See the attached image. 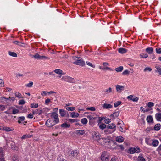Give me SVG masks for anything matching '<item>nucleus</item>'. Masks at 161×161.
Returning <instances> with one entry per match:
<instances>
[{
	"instance_id": "37",
	"label": "nucleus",
	"mask_w": 161,
	"mask_h": 161,
	"mask_svg": "<svg viewBox=\"0 0 161 161\" xmlns=\"http://www.w3.org/2000/svg\"><path fill=\"white\" fill-rule=\"evenodd\" d=\"M15 96L19 98H22L23 97H22L21 94L19 92H16L15 93Z\"/></svg>"
},
{
	"instance_id": "44",
	"label": "nucleus",
	"mask_w": 161,
	"mask_h": 161,
	"mask_svg": "<svg viewBox=\"0 0 161 161\" xmlns=\"http://www.w3.org/2000/svg\"><path fill=\"white\" fill-rule=\"evenodd\" d=\"M102 139L103 140V141L105 143H110V142H113L112 141H110L109 139H107L105 138H103Z\"/></svg>"
},
{
	"instance_id": "21",
	"label": "nucleus",
	"mask_w": 161,
	"mask_h": 161,
	"mask_svg": "<svg viewBox=\"0 0 161 161\" xmlns=\"http://www.w3.org/2000/svg\"><path fill=\"white\" fill-rule=\"evenodd\" d=\"M137 160L138 161H146L145 159L142 156V154H140V155L138 157Z\"/></svg>"
},
{
	"instance_id": "11",
	"label": "nucleus",
	"mask_w": 161,
	"mask_h": 161,
	"mask_svg": "<svg viewBox=\"0 0 161 161\" xmlns=\"http://www.w3.org/2000/svg\"><path fill=\"white\" fill-rule=\"evenodd\" d=\"M146 51L149 54H152L153 52V48L152 47H148L146 48Z\"/></svg>"
},
{
	"instance_id": "59",
	"label": "nucleus",
	"mask_w": 161,
	"mask_h": 161,
	"mask_svg": "<svg viewBox=\"0 0 161 161\" xmlns=\"http://www.w3.org/2000/svg\"><path fill=\"white\" fill-rule=\"evenodd\" d=\"M107 153L106 152H103L101 155V157L102 158L104 157L107 156V155L108 156Z\"/></svg>"
},
{
	"instance_id": "38",
	"label": "nucleus",
	"mask_w": 161,
	"mask_h": 161,
	"mask_svg": "<svg viewBox=\"0 0 161 161\" xmlns=\"http://www.w3.org/2000/svg\"><path fill=\"white\" fill-rule=\"evenodd\" d=\"M109 157L108 156L101 158V160L102 161H108L109 160Z\"/></svg>"
},
{
	"instance_id": "30",
	"label": "nucleus",
	"mask_w": 161,
	"mask_h": 161,
	"mask_svg": "<svg viewBox=\"0 0 161 161\" xmlns=\"http://www.w3.org/2000/svg\"><path fill=\"white\" fill-rule=\"evenodd\" d=\"M8 53L10 56H12L13 57H16L17 56V54L14 52L9 51Z\"/></svg>"
},
{
	"instance_id": "60",
	"label": "nucleus",
	"mask_w": 161,
	"mask_h": 161,
	"mask_svg": "<svg viewBox=\"0 0 161 161\" xmlns=\"http://www.w3.org/2000/svg\"><path fill=\"white\" fill-rule=\"evenodd\" d=\"M33 117V115L32 114L30 113L28 114L27 116V117L31 119Z\"/></svg>"
},
{
	"instance_id": "40",
	"label": "nucleus",
	"mask_w": 161,
	"mask_h": 161,
	"mask_svg": "<svg viewBox=\"0 0 161 161\" xmlns=\"http://www.w3.org/2000/svg\"><path fill=\"white\" fill-rule=\"evenodd\" d=\"M32 136L29 135H24L21 137L22 139H25L26 138H30Z\"/></svg>"
},
{
	"instance_id": "52",
	"label": "nucleus",
	"mask_w": 161,
	"mask_h": 161,
	"mask_svg": "<svg viewBox=\"0 0 161 161\" xmlns=\"http://www.w3.org/2000/svg\"><path fill=\"white\" fill-rule=\"evenodd\" d=\"M86 64L87 65L90 66H91L93 68H94L95 67V66L94 65H93L92 63H90L89 62L87 61L86 62Z\"/></svg>"
},
{
	"instance_id": "19",
	"label": "nucleus",
	"mask_w": 161,
	"mask_h": 161,
	"mask_svg": "<svg viewBox=\"0 0 161 161\" xmlns=\"http://www.w3.org/2000/svg\"><path fill=\"white\" fill-rule=\"evenodd\" d=\"M156 120L158 121H160L161 119V113H157L155 115Z\"/></svg>"
},
{
	"instance_id": "34",
	"label": "nucleus",
	"mask_w": 161,
	"mask_h": 161,
	"mask_svg": "<svg viewBox=\"0 0 161 161\" xmlns=\"http://www.w3.org/2000/svg\"><path fill=\"white\" fill-rule=\"evenodd\" d=\"M81 122L83 125H86L87 123V120L86 118H84L81 120Z\"/></svg>"
},
{
	"instance_id": "63",
	"label": "nucleus",
	"mask_w": 161,
	"mask_h": 161,
	"mask_svg": "<svg viewBox=\"0 0 161 161\" xmlns=\"http://www.w3.org/2000/svg\"><path fill=\"white\" fill-rule=\"evenodd\" d=\"M105 117H99V123L101 122L105 119Z\"/></svg>"
},
{
	"instance_id": "47",
	"label": "nucleus",
	"mask_w": 161,
	"mask_h": 161,
	"mask_svg": "<svg viewBox=\"0 0 161 161\" xmlns=\"http://www.w3.org/2000/svg\"><path fill=\"white\" fill-rule=\"evenodd\" d=\"M130 71L128 70H125L124 72H123L122 74L123 75H128L130 73Z\"/></svg>"
},
{
	"instance_id": "12",
	"label": "nucleus",
	"mask_w": 161,
	"mask_h": 161,
	"mask_svg": "<svg viewBox=\"0 0 161 161\" xmlns=\"http://www.w3.org/2000/svg\"><path fill=\"white\" fill-rule=\"evenodd\" d=\"M155 68L156 69L155 70L156 72H158L160 75H161V66L158 65H156Z\"/></svg>"
},
{
	"instance_id": "33",
	"label": "nucleus",
	"mask_w": 161,
	"mask_h": 161,
	"mask_svg": "<svg viewBox=\"0 0 161 161\" xmlns=\"http://www.w3.org/2000/svg\"><path fill=\"white\" fill-rule=\"evenodd\" d=\"M104 92L106 93V94H108L109 93L113 92V90L111 87H109L108 89H106L104 91Z\"/></svg>"
},
{
	"instance_id": "27",
	"label": "nucleus",
	"mask_w": 161,
	"mask_h": 161,
	"mask_svg": "<svg viewBox=\"0 0 161 161\" xmlns=\"http://www.w3.org/2000/svg\"><path fill=\"white\" fill-rule=\"evenodd\" d=\"M123 67L122 66H120L115 69V70L117 72H121L123 70Z\"/></svg>"
},
{
	"instance_id": "49",
	"label": "nucleus",
	"mask_w": 161,
	"mask_h": 161,
	"mask_svg": "<svg viewBox=\"0 0 161 161\" xmlns=\"http://www.w3.org/2000/svg\"><path fill=\"white\" fill-rule=\"evenodd\" d=\"M154 106V103L152 102H149L148 103L147 106L151 108Z\"/></svg>"
},
{
	"instance_id": "46",
	"label": "nucleus",
	"mask_w": 161,
	"mask_h": 161,
	"mask_svg": "<svg viewBox=\"0 0 161 161\" xmlns=\"http://www.w3.org/2000/svg\"><path fill=\"white\" fill-rule=\"evenodd\" d=\"M75 107H68L66 108V109L68 111H72L75 110Z\"/></svg>"
},
{
	"instance_id": "57",
	"label": "nucleus",
	"mask_w": 161,
	"mask_h": 161,
	"mask_svg": "<svg viewBox=\"0 0 161 161\" xmlns=\"http://www.w3.org/2000/svg\"><path fill=\"white\" fill-rule=\"evenodd\" d=\"M49 59V58L48 57H46L45 56H41L40 59Z\"/></svg>"
},
{
	"instance_id": "58",
	"label": "nucleus",
	"mask_w": 161,
	"mask_h": 161,
	"mask_svg": "<svg viewBox=\"0 0 161 161\" xmlns=\"http://www.w3.org/2000/svg\"><path fill=\"white\" fill-rule=\"evenodd\" d=\"M140 56L142 58H146L148 57V55L147 54H143V55L140 54Z\"/></svg>"
},
{
	"instance_id": "31",
	"label": "nucleus",
	"mask_w": 161,
	"mask_h": 161,
	"mask_svg": "<svg viewBox=\"0 0 161 161\" xmlns=\"http://www.w3.org/2000/svg\"><path fill=\"white\" fill-rule=\"evenodd\" d=\"M54 71L55 73L58 74H64V73H63V71L60 69H56L54 70Z\"/></svg>"
},
{
	"instance_id": "18",
	"label": "nucleus",
	"mask_w": 161,
	"mask_h": 161,
	"mask_svg": "<svg viewBox=\"0 0 161 161\" xmlns=\"http://www.w3.org/2000/svg\"><path fill=\"white\" fill-rule=\"evenodd\" d=\"M61 126L62 128H68L70 126V124H68L66 123L65 122L61 125Z\"/></svg>"
},
{
	"instance_id": "39",
	"label": "nucleus",
	"mask_w": 161,
	"mask_h": 161,
	"mask_svg": "<svg viewBox=\"0 0 161 161\" xmlns=\"http://www.w3.org/2000/svg\"><path fill=\"white\" fill-rule=\"evenodd\" d=\"M38 104L32 103L31 104V107L32 108H36L38 107Z\"/></svg>"
},
{
	"instance_id": "28",
	"label": "nucleus",
	"mask_w": 161,
	"mask_h": 161,
	"mask_svg": "<svg viewBox=\"0 0 161 161\" xmlns=\"http://www.w3.org/2000/svg\"><path fill=\"white\" fill-rule=\"evenodd\" d=\"M9 143H10V146L11 148L12 149L15 150H16V147L15 146V144L14 142L13 141L9 142Z\"/></svg>"
},
{
	"instance_id": "32",
	"label": "nucleus",
	"mask_w": 161,
	"mask_h": 161,
	"mask_svg": "<svg viewBox=\"0 0 161 161\" xmlns=\"http://www.w3.org/2000/svg\"><path fill=\"white\" fill-rule=\"evenodd\" d=\"M119 111H117L115 112H114L113 114H112L110 115V116H113L114 118L115 117H117L119 115Z\"/></svg>"
},
{
	"instance_id": "35",
	"label": "nucleus",
	"mask_w": 161,
	"mask_h": 161,
	"mask_svg": "<svg viewBox=\"0 0 161 161\" xmlns=\"http://www.w3.org/2000/svg\"><path fill=\"white\" fill-rule=\"evenodd\" d=\"M18 156L17 155H14L12 157L13 161H19Z\"/></svg>"
},
{
	"instance_id": "64",
	"label": "nucleus",
	"mask_w": 161,
	"mask_h": 161,
	"mask_svg": "<svg viewBox=\"0 0 161 161\" xmlns=\"http://www.w3.org/2000/svg\"><path fill=\"white\" fill-rule=\"evenodd\" d=\"M5 107L3 105H0V109L2 111H3L5 109Z\"/></svg>"
},
{
	"instance_id": "50",
	"label": "nucleus",
	"mask_w": 161,
	"mask_h": 161,
	"mask_svg": "<svg viewBox=\"0 0 161 161\" xmlns=\"http://www.w3.org/2000/svg\"><path fill=\"white\" fill-rule=\"evenodd\" d=\"M145 141L146 143L150 145H151V143L149 142V139L148 138H146L145 139Z\"/></svg>"
},
{
	"instance_id": "5",
	"label": "nucleus",
	"mask_w": 161,
	"mask_h": 161,
	"mask_svg": "<svg viewBox=\"0 0 161 161\" xmlns=\"http://www.w3.org/2000/svg\"><path fill=\"white\" fill-rule=\"evenodd\" d=\"M99 133L97 131H94L92 133V137L94 139L98 140L100 139Z\"/></svg>"
},
{
	"instance_id": "1",
	"label": "nucleus",
	"mask_w": 161,
	"mask_h": 161,
	"mask_svg": "<svg viewBox=\"0 0 161 161\" xmlns=\"http://www.w3.org/2000/svg\"><path fill=\"white\" fill-rule=\"evenodd\" d=\"M62 79L65 81L72 83L75 82V80L74 78L69 76H63Z\"/></svg>"
},
{
	"instance_id": "29",
	"label": "nucleus",
	"mask_w": 161,
	"mask_h": 161,
	"mask_svg": "<svg viewBox=\"0 0 161 161\" xmlns=\"http://www.w3.org/2000/svg\"><path fill=\"white\" fill-rule=\"evenodd\" d=\"M159 142L158 140H155L153 142L152 145L154 147L157 146L159 144Z\"/></svg>"
},
{
	"instance_id": "13",
	"label": "nucleus",
	"mask_w": 161,
	"mask_h": 161,
	"mask_svg": "<svg viewBox=\"0 0 161 161\" xmlns=\"http://www.w3.org/2000/svg\"><path fill=\"white\" fill-rule=\"evenodd\" d=\"M103 108L108 109L112 108L113 106L110 104L105 103L103 105Z\"/></svg>"
},
{
	"instance_id": "45",
	"label": "nucleus",
	"mask_w": 161,
	"mask_h": 161,
	"mask_svg": "<svg viewBox=\"0 0 161 161\" xmlns=\"http://www.w3.org/2000/svg\"><path fill=\"white\" fill-rule=\"evenodd\" d=\"M111 119L109 118L107 119H105L104 120V122L105 123L108 124L110 123L111 122Z\"/></svg>"
},
{
	"instance_id": "2",
	"label": "nucleus",
	"mask_w": 161,
	"mask_h": 161,
	"mask_svg": "<svg viewBox=\"0 0 161 161\" xmlns=\"http://www.w3.org/2000/svg\"><path fill=\"white\" fill-rule=\"evenodd\" d=\"M56 123L53 120L51 119H49L47 120L46 123V125L49 127H51L54 125Z\"/></svg>"
},
{
	"instance_id": "10",
	"label": "nucleus",
	"mask_w": 161,
	"mask_h": 161,
	"mask_svg": "<svg viewBox=\"0 0 161 161\" xmlns=\"http://www.w3.org/2000/svg\"><path fill=\"white\" fill-rule=\"evenodd\" d=\"M147 121L148 123H153L154 122L152 115H148L147 117Z\"/></svg>"
},
{
	"instance_id": "54",
	"label": "nucleus",
	"mask_w": 161,
	"mask_h": 161,
	"mask_svg": "<svg viewBox=\"0 0 161 161\" xmlns=\"http://www.w3.org/2000/svg\"><path fill=\"white\" fill-rule=\"evenodd\" d=\"M33 83L32 82H31L28 83L26 85V86L28 87H31L32 86Z\"/></svg>"
},
{
	"instance_id": "20",
	"label": "nucleus",
	"mask_w": 161,
	"mask_h": 161,
	"mask_svg": "<svg viewBox=\"0 0 161 161\" xmlns=\"http://www.w3.org/2000/svg\"><path fill=\"white\" fill-rule=\"evenodd\" d=\"M118 51L119 53L123 54L126 53L127 51V50L123 48H120L119 49Z\"/></svg>"
},
{
	"instance_id": "22",
	"label": "nucleus",
	"mask_w": 161,
	"mask_h": 161,
	"mask_svg": "<svg viewBox=\"0 0 161 161\" xmlns=\"http://www.w3.org/2000/svg\"><path fill=\"white\" fill-rule=\"evenodd\" d=\"M71 117L72 118L78 117L79 116V114L75 112H72L70 114Z\"/></svg>"
},
{
	"instance_id": "41",
	"label": "nucleus",
	"mask_w": 161,
	"mask_h": 161,
	"mask_svg": "<svg viewBox=\"0 0 161 161\" xmlns=\"http://www.w3.org/2000/svg\"><path fill=\"white\" fill-rule=\"evenodd\" d=\"M122 103V102L120 101H118L117 102H115L114 103V107H117L120 105Z\"/></svg>"
},
{
	"instance_id": "26",
	"label": "nucleus",
	"mask_w": 161,
	"mask_h": 161,
	"mask_svg": "<svg viewBox=\"0 0 161 161\" xmlns=\"http://www.w3.org/2000/svg\"><path fill=\"white\" fill-rule=\"evenodd\" d=\"M71 154L73 157H75L77 156L78 154V152L77 151H72L71 152Z\"/></svg>"
},
{
	"instance_id": "7",
	"label": "nucleus",
	"mask_w": 161,
	"mask_h": 161,
	"mask_svg": "<svg viewBox=\"0 0 161 161\" xmlns=\"http://www.w3.org/2000/svg\"><path fill=\"white\" fill-rule=\"evenodd\" d=\"M4 155L2 148L0 147V161H5Z\"/></svg>"
},
{
	"instance_id": "62",
	"label": "nucleus",
	"mask_w": 161,
	"mask_h": 161,
	"mask_svg": "<svg viewBox=\"0 0 161 161\" xmlns=\"http://www.w3.org/2000/svg\"><path fill=\"white\" fill-rule=\"evenodd\" d=\"M4 130H5L6 131H9L12 130L10 129V128L9 127H5Z\"/></svg>"
},
{
	"instance_id": "6",
	"label": "nucleus",
	"mask_w": 161,
	"mask_h": 161,
	"mask_svg": "<svg viewBox=\"0 0 161 161\" xmlns=\"http://www.w3.org/2000/svg\"><path fill=\"white\" fill-rule=\"evenodd\" d=\"M116 91L119 92H121L122 91L124 90V86H123L117 85L115 86Z\"/></svg>"
},
{
	"instance_id": "15",
	"label": "nucleus",
	"mask_w": 161,
	"mask_h": 161,
	"mask_svg": "<svg viewBox=\"0 0 161 161\" xmlns=\"http://www.w3.org/2000/svg\"><path fill=\"white\" fill-rule=\"evenodd\" d=\"M136 148L131 147L128 150L127 153L130 154H133L136 153Z\"/></svg>"
},
{
	"instance_id": "17",
	"label": "nucleus",
	"mask_w": 161,
	"mask_h": 161,
	"mask_svg": "<svg viewBox=\"0 0 161 161\" xmlns=\"http://www.w3.org/2000/svg\"><path fill=\"white\" fill-rule=\"evenodd\" d=\"M124 138L122 136H118L116 138V140L119 142H121L124 141Z\"/></svg>"
},
{
	"instance_id": "43",
	"label": "nucleus",
	"mask_w": 161,
	"mask_h": 161,
	"mask_svg": "<svg viewBox=\"0 0 161 161\" xmlns=\"http://www.w3.org/2000/svg\"><path fill=\"white\" fill-rule=\"evenodd\" d=\"M156 53L157 54H161V48L157 47L156 48Z\"/></svg>"
},
{
	"instance_id": "23",
	"label": "nucleus",
	"mask_w": 161,
	"mask_h": 161,
	"mask_svg": "<svg viewBox=\"0 0 161 161\" xmlns=\"http://www.w3.org/2000/svg\"><path fill=\"white\" fill-rule=\"evenodd\" d=\"M25 118L24 116L20 117L17 118V119L18 120V122L20 124L22 123V122L24 121Z\"/></svg>"
},
{
	"instance_id": "4",
	"label": "nucleus",
	"mask_w": 161,
	"mask_h": 161,
	"mask_svg": "<svg viewBox=\"0 0 161 161\" xmlns=\"http://www.w3.org/2000/svg\"><path fill=\"white\" fill-rule=\"evenodd\" d=\"M51 117L54 119L53 120L55 123H58L59 122V119L58 114L55 112H53L52 113Z\"/></svg>"
},
{
	"instance_id": "24",
	"label": "nucleus",
	"mask_w": 161,
	"mask_h": 161,
	"mask_svg": "<svg viewBox=\"0 0 161 161\" xmlns=\"http://www.w3.org/2000/svg\"><path fill=\"white\" fill-rule=\"evenodd\" d=\"M161 125L160 124H157L154 127V130H155L158 131L160 129Z\"/></svg>"
},
{
	"instance_id": "25",
	"label": "nucleus",
	"mask_w": 161,
	"mask_h": 161,
	"mask_svg": "<svg viewBox=\"0 0 161 161\" xmlns=\"http://www.w3.org/2000/svg\"><path fill=\"white\" fill-rule=\"evenodd\" d=\"M67 120L71 123H73L75 122H77L79 121V119H68Z\"/></svg>"
},
{
	"instance_id": "42",
	"label": "nucleus",
	"mask_w": 161,
	"mask_h": 161,
	"mask_svg": "<svg viewBox=\"0 0 161 161\" xmlns=\"http://www.w3.org/2000/svg\"><path fill=\"white\" fill-rule=\"evenodd\" d=\"M152 69L151 67H147L145 68L144 69V72H146L147 71H148L149 72H150L152 71Z\"/></svg>"
},
{
	"instance_id": "36",
	"label": "nucleus",
	"mask_w": 161,
	"mask_h": 161,
	"mask_svg": "<svg viewBox=\"0 0 161 161\" xmlns=\"http://www.w3.org/2000/svg\"><path fill=\"white\" fill-rule=\"evenodd\" d=\"M99 127L100 129L103 130L106 127V125L104 123H102L99 125Z\"/></svg>"
},
{
	"instance_id": "9",
	"label": "nucleus",
	"mask_w": 161,
	"mask_h": 161,
	"mask_svg": "<svg viewBox=\"0 0 161 161\" xmlns=\"http://www.w3.org/2000/svg\"><path fill=\"white\" fill-rule=\"evenodd\" d=\"M107 128L108 129H114V131H115L116 130V125L115 124H114L113 123L108 125V126H107Z\"/></svg>"
},
{
	"instance_id": "48",
	"label": "nucleus",
	"mask_w": 161,
	"mask_h": 161,
	"mask_svg": "<svg viewBox=\"0 0 161 161\" xmlns=\"http://www.w3.org/2000/svg\"><path fill=\"white\" fill-rule=\"evenodd\" d=\"M34 57L35 59H40L41 56H40L38 53H36L35 55H34Z\"/></svg>"
},
{
	"instance_id": "55",
	"label": "nucleus",
	"mask_w": 161,
	"mask_h": 161,
	"mask_svg": "<svg viewBox=\"0 0 161 161\" xmlns=\"http://www.w3.org/2000/svg\"><path fill=\"white\" fill-rule=\"evenodd\" d=\"M13 42V43L17 45H20L19 44L20 43H21V44H24V43H22V42H19L18 41H14Z\"/></svg>"
},
{
	"instance_id": "16",
	"label": "nucleus",
	"mask_w": 161,
	"mask_h": 161,
	"mask_svg": "<svg viewBox=\"0 0 161 161\" xmlns=\"http://www.w3.org/2000/svg\"><path fill=\"white\" fill-rule=\"evenodd\" d=\"M85 133V131L83 130H78L76 131L75 133L77 135H83Z\"/></svg>"
},
{
	"instance_id": "53",
	"label": "nucleus",
	"mask_w": 161,
	"mask_h": 161,
	"mask_svg": "<svg viewBox=\"0 0 161 161\" xmlns=\"http://www.w3.org/2000/svg\"><path fill=\"white\" fill-rule=\"evenodd\" d=\"M86 110H91L92 111H94L95 110V108L94 107H91L89 108H87Z\"/></svg>"
},
{
	"instance_id": "51",
	"label": "nucleus",
	"mask_w": 161,
	"mask_h": 161,
	"mask_svg": "<svg viewBox=\"0 0 161 161\" xmlns=\"http://www.w3.org/2000/svg\"><path fill=\"white\" fill-rule=\"evenodd\" d=\"M4 82L3 80L0 79V87H3L4 86Z\"/></svg>"
},
{
	"instance_id": "8",
	"label": "nucleus",
	"mask_w": 161,
	"mask_h": 161,
	"mask_svg": "<svg viewBox=\"0 0 161 161\" xmlns=\"http://www.w3.org/2000/svg\"><path fill=\"white\" fill-rule=\"evenodd\" d=\"M19 112V110L16 109V108H14L13 110L12 113H10L8 111H6L4 112V113L7 114H15L17 113H18Z\"/></svg>"
},
{
	"instance_id": "3",
	"label": "nucleus",
	"mask_w": 161,
	"mask_h": 161,
	"mask_svg": "<svg viewBox=\"0 0 161 161\" xmlns=\"http://www.w3.org/2000/svg\"><path fill=\"white\" fill-rule=\"evenodd\" d=\"M78 59L75 61L73 63L77 65H80L82 66H84L85 64V62L82 59H79L80 57H76Z\"/></svg>"
},
{
	"instance_id": "56",
	"label": "nucleus",
	"mask_w": 161,
	"mask_h": 161,
	"mask_svg": "<svg viewBox=\"0 0 161 161\" xmlns=\"http://www.w3.org/2000/svg\"><path fill=\"white\" fill-rule=\"evenodd\" d=\"M25 103V102L24 101V100L22 99L20 100L19 102V105H23Z\"/></svg>"
},
{
	"instance_id": "61",
	"label": "nucleus",
	"mask_w": 161,
	"mask_h": 161,
	"mask_svg": "<svg viewBox=\"0 0 161 161\" xmlns=\"http://www.w3.org/2000/svg\"><path fill=\"white\" fill-rule=\"evenodd\" d=\"M87 118L90 120H93L94 119H95V118L93 117L91 115H88L87 116Z\"/></svg>"
},
{
	"instance_id": "14",
	"label": "nucleus",
	"mask_w": 161,
	"mask_h": 161,
	"mask_svg": "<svg viewBox=\"0 0 161 161\" xmlns=\"http://www.w3.org/2000/svg\"><path fill=\"white\" fill-rule=\"evenodd\" d=\"M67 111L65 110L64 109H60L59 114H60V116L62 117H63L65 116L66 113Z\"/></svg>"
}]
</instances>
